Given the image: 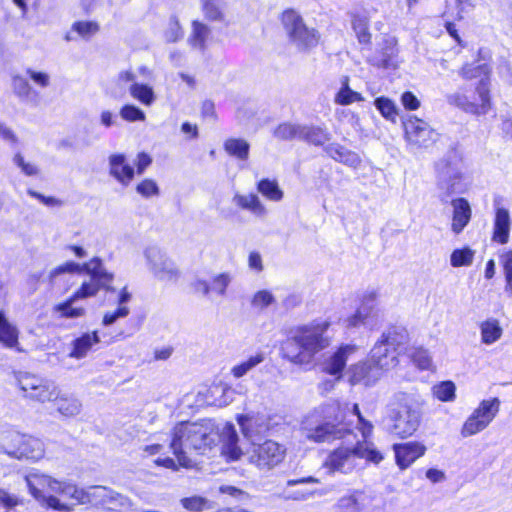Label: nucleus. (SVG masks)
<instances>
[{
	"label": "nucleus",
	"mask_w": 512,
	"mask_h": 512,
	"mask_svg": "<svg viewBox=\"0 0 512 512\" xmlns=\"http://www.w3.org/2000/svg\"><path fill=\"white\" fill-rule=\"evenodd\" d=\"M329 327L326 320L298 327L282 346L284 357L296 365L312 366L316 354L331 343Z\"/></svg>",
	"instance_id": "nucleus-1"
},
{
	"label": "nucleus",
	"mask_w": 512,
	"mask_h": 512,
	"mask_svg": "<svg viewBox=\"0 0 512 512\" xmlns=\"http://www.w3.org/2000/svg\"><path fill=\"white\" fill-rule=\"evenodd\" d=\"M302 435L314 443H331L351 433L344 424V411L337 401L315 408L302 422Z\"/></svg>",
	"instance_id": "nucleus-2"
},
{
	"label": "nucleus",
	"mask_w": 512,
	"mask_h": 512,
	"mask_svg": "<svg viewBox=\"0 0 512 512\" xmlns=\"http://www.w3.org/2000/svg\"><path fill=\"white\" fill-rule=\"evenodd\" d=\"M214 442L213 429L208 423L180 422L171 430L169 447L178 465L189 468L194 465L189 453L191 451L204 453Z\"/></svg>",
	"instance_id": "nucleus-3"
},
{
	"label": "nucleus",
	"mask_w": 512,
	"mask_h": 512,
	"mask_svg": "<svg viewBox=\"0 0 512 512\" xmlns=\"http://www.w3.org/2000/svg\"><path fill=\"white\" fill-rule=\"evenodd\" d=\"M420 421V412L412 407L403 393L394 394L385 406L382 423L386 431L394 436H412L417 431Z\"/></svg>",
	"instance_id": "nucleus-4"
},
{
	"label": "nucleus",
	"mask_w": 512,
	"mask_h": 512,
	"mask_svg": "<svg viewBox=\"0 0 512 512\" xmlns=\"http://www.w3.org/2000/svg\"><path fill=\"white\" fill-rule=\"evenodd\" d=\"M382 345H374L368 361L357 363L350 368V383L373 386L382 377L383 373L398 364L394 355L387 354Z\"/></svg>",
	"instance_id": "nucleus-5"
},
{
	"label": "nucleus",
	"mask_w": 512,
	"mask_h": 512,
	"mask_svg": "<svg viewBox=\"0 0 512 512\" xmlns=\"http://www.w3.org/2000/svg\"><path fill=\"white\" fill-rule=\"evenodd\" d=\"M490 78L482 77L476 85V94L479 102L471 101L470 96L457 91L446 96L448 104L453 105L466 113L480 116L486 115L492 107L490 95Z\"/></svg>",
	"instance_id": "nucleus-6"
},
{
	"label": "nucleus",
	"mask_w": 512,
	"mask_h": 512,
	"mask_svg": "<svg viewBox=\"0 0 512 512\" xmlns=\"http://www.w3.org/2000/svg\"><path fill=\"white\" fill-rule=\"evenodd\" d=\"M282 23L290 41L296 45L298 49L308 50L318 44V32L314 28H308L301 16L295 11H285L282 14Z\"/></svg>",
	"instance_id": "nucleus-7"
},
{
	"label": "nucleus",
	"mask_w": 512,
	"mask_h": 512,
	"mask_svg": "<svg viewBox=\"0 0 512 512\" xmlns=\"http://www.w3.org/2000/svg\"><path fill=\"white\" fill-rule=\"evenodd\" d=\"M1 451L18 460H39L44 455L43 443L39 439L20 433H11L9 441L2 444Z\"/></svg>",
	"instance_id": "nucleus-8"
},
{
	"label": "nucleus",
	"mask_w": 512,
	"mask_h": 512,
	"mask_svg": "<svg viewBox=\"0 0 512 512\" xmlns=\"http://www.w3.org/2000/svg\"><path fill=\"white\" fill-rule=\"evenodd\" d=\"M500 400L492 398L481 401L479 407L465 421L461 434L469 437L483 431L495 418L499 411Z\"/></svg>",
	"instance_id": "nucleus-9"
},
{
	"label": "nucleus",
	"mask_w": 512,
	"mask_h": 512,
	"mask_svg": "<svg viewBox=\"0 0 512 512\" xmlns=\"http://www.w3.org/2000/svg\"><path fill=\"white\" fill-rule=\"evenodd\" d=\"M253 443L248 454V461L260 470H270L280 464L284 459L285 448L273 440H266L261 444Z\"/></svg>",
	"instance_id": "nucleus-10"
},
{
	"label": "nucleus",
	"mask_w": 512,
	"mask_h": 512,
	"mask_svg": "<svg viewBox=\"0 0 512 512\" xmlns=\"http://www.w3.org/2000/svg\"><path fill=\"white\" fill-rule=\"evenodd\" d=\"M18 385L26 398L40 403L52 401L59 390L53 382L29 373L18 378Z\"/></svg>",
	"instance_id": "nucleus-11"
},
{
	"label": "nucleus",
	"mask_w": 512,
	"mask_h": 512,
	"mask_svg": "<svg viewBox=\"0 0 512 512\" xmlns=\"http://www.w3.org/2000/svg\"><path fill=\"white\" fill-rule=\"evenodd\" d=\"M437 167L438 187L442 191L440 195L442 202H447L448 198L454 193L464 192L463 173L457 165L450 162H441Z\"/></svg>",
	"instance_id": "nucleus-12"
},
{
	"label": "nucleus",
	"mask_w": 512,
	"mask_h": 512,
	"mask_svg": "<svg viewBox=\"0 0 512 512\" xmlns=\"http://www.w3.org/2000/svg\"><path fill=\"white\" fill-rule=\"evenodd\" d=\"M355 446H341L331 451L326 457L323 468L328 474L334 473L350 474L357 466Z\"/></svg>",
	"instance_id": "nucleus-13"
},
{
	"label": "nucleus",
	"mask_w": 512,
	"mask_h": 512,
	"mask_svg": "<svg viewBox=\"0 0 512 512\" xmlns=\"http://www.w3.org/2000/svg\"><path fill=\"white\" fill-rule=\"evenodd\" d=\"M94 505H101L109 511L126 512L132 508V501L105 486H92V502Z\"/></svg>",
	"instance_id": "nucleus-14"
},
{
	"label": "nucleus",
	"mask_w": 512,
	"mask_h": 512,
	"mask_svg": "<svg viewBox=\"0 0 512 512\" xmlns=\"http://www.w3.org/2000/svg\"><path fill=\"white\" fill-rule=\"evenodd\" d=\"M407 140L417 146H428L435 141V131L425 121L410 117L403 123Z\"/></svg>",
	"instance_id": "nucleus-15"
},
{
	"label": "nucleus",
	"mask_w": 512,
	"mask_h": 512,
	"mask_svg": "<svg viewBox=\"0 0 512 512\" xmlns=\"http://www.w3.org/2000/svg\"><path fill=\"white\" fill-rule=\"evenodd\" d=\"M409 342V334L404 327H390L381 336V339L375 345H382L387 349V354L394 355L398 360V355L404 352Z\"/></svg>",
	"instance_id": "nucleus-16"
},
{
	"label": "nucleus",
	"mask_w": 512,
	"mask_h": 512,
	"mask_svg": "<svg viewBox=\"0 0 512 512\" xmlns=\"http://www.w3.org/2000/svg\"><path fill=\"white\" fill-rule=\"evenodd\" d=\"M396 464L401 470L407 469L426 452V446L417 441H409L393 445Z\"/></svg>",
	"instance_id": "nucleus-17"
},
{
	"label": "nucleus",
	"mask_w": 512,
	"mask_h": 512,
	"mask_svg": "<svg viewBox=\"0 0 512 512\" xmlns=\"http://www.w3.org/2000/svg\"><path fill=\"white\" fill-rule=\"evenodd\" d=\"M354 350L355 347L353 345H342L336 352L324 359L321 363V370L335 376L337 380L340 379L346 366L348 355L353 353Z\"/></svg>",
	"instance_id": "nucleus-18"
},
{
	"label": "nucleus",
	"mask_w": 512,
	"mask_h": 512,
	"mask_svg": "<svg viewBox=\"0 0 512 512\" xmlns=\"http://www.w3.org/2000/svg\"><path fill=\"white\" fill-rule=\"evenodd\" d=\"M453 208L451 230L454 234H460L468 225L472 217L471 206L467 199L456 198L451 201Z\"/></svg>",
	"instance_id": "nucleus-19"
},
{
	"label": "nucleus",
	"mask_w": 512,
	"mask_h": 512,
	"mask_svg": "<svg viewBox=\"0 0 512 512\" xmlns=\"http://www.w3.org/2000/svg\"><path fill=\"white\" fill-rule=\"evenodd\" d=\"M510 230V212L504 207H498L495 211L492 240L501 245L508 243Z\"/></svg>",
	"instance_id": "nucleus-20"
},
{
	"label": "nucleus",
	"mask_w": 512,
	"mask_h": 512,
	"mask_svg": "<svg viewBox=\"0 0 512 512\" xmlns=\"http://www.w3.org/2000/svg\"><path fill=\"white\" fill-rule=\"evenodd\" d=\"M397 54L394 40H387L384 47L380 51L369 57L368 61L371 65L378 68H396L397 67Z\"/></svg>",
	"instance_id": "nucleus-21"
},
{
	"label": "nucleus",
	"mask_w": 512,
	"mask_h": 512,
	"mask_svg": "<svg viewBox=\"0 0 512 512\" xmlns=\"http://www.w3.org/2000/svg\"><path fill=\"white\" fill-rule=\"evenodd\" d=\"M52 401L57 412L65 418L75 417L82 410V403L77 397L68 393H61L59 390Z\"/></svg>",
	"instance_id": "nucleus-22"
},
{
	"label": "nucleus",
	"mask_w": 512,
	"mask_h": 512,
	"mask_svg": "<svg viewBox=\"0 0 512 512\" xmlns=\"http://www.w3.org/2000/svg\"><path fill=\"white\" fill-rule=\"evenodd\" d=\"M55 486V493L74 499L77 504H87L92 502V486L88 489H81L72 482L58 480L57 485Z\"/></svg>",
	"instance_id": "nucleus-23"
},
{
	"label": "nucleus",
	"mask_w": 512,
	"mask_h": 512,
	"mask_svg": "<svg viewBox=\"0 0 512 512\" xmlns=\"http://www.w3.org/2000/svg\"><path fill=\"white\" fill-rule=\"evenodd\" d=\"M110 175L121 184L128 185L134 177V169L126 163L125 155L112 154L109 157Z\"/></svg>",
	"instance_id": "nucleus-24"
},
{
	"label": "nucleus",
	"mask_w": 512,
	"mask_h": 512,
	"mask_svg": "<svg viewBox=\"0 0 512 512\" xmlns=\"http://www.w3.org/2000/svg\"><path fill=\"white\" fill-rule=\"evenodd\" d=\"M25 481L31 495L36 500L43 497V490L45 488H48L54 492V488L56 487L55 485H57L56 479L38 472H32L26 475Z\"/></svg>",
	"instance_id": "nucleus-25"
},
{
	"label": "nucleus",
	"mask_w": 512,
	"mask_h": 512,
	"mask_svg": "<svg viewBox=\"0 0 512 512\" xmlns=\"http://www.w3.org/2000/svg\"><path fill=\"white\" fill-rule=\"evenodd\" d=\"M222 454L229 460V461H236L238 460L241 455L242 451L240 447L238 446V435L237 432L232 424H227L223 428L222 431Z\"/></svg>",
	"instance_id": "nucleus-26"
},
{
	"label": "nucleus",
	"mask_w": 512,
	"mask_h": 512,
	"mask_svg": "<svg viewBox=\"0 0 512 512\" xmlns=\"http://www.w3.org/2000/svg\"><path fill=\"white\" fill-rule=\"evenodd\" d=\"M240 426L244 435L252 442L255 438L264 435L270 429L269 419L265 415H256L245 420H240Z\"/></svg>",
	"instance_id": "nucleus-27"
},
{
	"label": "nucleus",
	"mask_w": 512,
	"mask_h": 512,
	"mask_svg": "<svg viewBox=\"0 0 512 512\" xmlns=\"http://www.w3.org/2000/svg\"><path fill=\"white\" fill-rule=\"evenodd\" d=\"M82 266V272L85 271L91 275V278L96 279L102 283L103 287H106L107 292L115 293V288L109 284L113 280V274L107 272L103 266L102 261L99 258H93L89 262L84 263Z\"/></svg>",
	"instance_id": "nucleus-28"
},
{
	"label": "nucleus",
	"mask_w": 512,
	"mask_h": 512,
	"mask_svg": "<svg viewBox=\"0 0 512 512\" xmlns=\"http://www.w3.org/2000/svg\"><path fill=\"white\" fill-rule=\"evenodd\" d=\"M233 203L241 209L250 211L256 217H265L267 209L256 194H235Z\"/></svg>",
	"instance_id": "nucleus-29"
},
{
	"label": "nucleus",
	"mask_w": 512,
	"mask_h": 512,
	"mask_svg": "<svg viewBox=\"0 0 512 512\" xmlns=\"http://www.w3.org/2000/svg\"><path fill=\"white\" fill-rule=\"evenodd\" d=\"M325 152L335 161L350 167L356 168L361 163V159L357 153L350 151L339 144H329L325 147Z\"/></svg>",
	"instance_id": "nucleus-30"
},
{
	"label": "nucleus",
	"mask_w": 512,
	"mask_h": 512,
	"mask_svg": "<svg viewBox=\"0 0 512 512\" xmlns=\"http://www.w3.org/2000/svg\"><path fill=\"white\" fill-rule=\"evenodd\" d=\"M99 342L100 338L97 331L84 333L72 342L73 348L69 353V357L82 359L87 355L92 346Z\"/></svg>",
	"instance_id": "nucleus-31"
},
{
	"label": "nucleus",
	"mask_w": 512,
	"mask_h": 512,
	"mask_svg": "<svg viewBox=\"0 0 512 512\" xmlns=\"http://www.w3.org/2000/svg\"><path fill=\"white\" fill-rule=\"evenodd\" d=\"M131 299V293L127 290L126 287H123L117 296L118 308L112 312H107L104 314L102 319V324L104 326H110L114 324L118 319L125 318L129 315L130 310L125 306L127 302Z\"/></svg>",
	"instance_id": "nucleus-32"
},
{
	"label": "nucleus",
	"mask_w": 512,
	"mask_h": 512,
	"mask_svg": "<svg viewBox=\"0 0 512 512\" xmlns=\"http://www.w3.org/2000/svg\"><path fill=\"white\" fill-rule=\"evenodd\" d=\"M365 494L354 490L351 494L342 496L334 506V512H362Z\"/></svg>",
	"instance_id": "nucleus-33"
},
{
	"label": "nucleus",
	"mask_w": 512,
	"mask_h": 512,
	"mask_svg": "<svg viewBox=\"0 0 512 512\" xmlns=\"http://www.w3.org/2000/svg\"><path fill=\"white\" fill-rule=\"evenodd\" d=\"M315 146H321L330 140L329 132L318 126L301 125L300 139Z\"/></svg>",
	"instance_id": "nucleus-34"
},
{
	"label": "nucleus",
	"mask_w": 512,
	"mask_h": 512,
	"mask_svg": "<svg viewBox=\"0 0 512 512\" xmlns=\"http://www.w3.org/2000/svg\"><path fill=\"white\" fill-rule=\"evenodd\" d=\"M129 94L133 99L140 102L144 106H151L156 100L153 88L144 83H132L128 87Z\"/></svg>",
	"instance_id": "nucleus-35"
},
{
	"label": "nucleus",
	"mask_w": 512,
	"mask_h": 512,
	"mask_svg": "<svg viewBox=\"0 0 512 512\" xmlns=\"http://www.w3.org/2000/svg\"><path fill=\"white\" fill-rule=\"evenodd\" d=\"M210 33L211 30L206 24L198 20H194L192 22L191 34L188 37V43L193 48L203 51L206 46V40L208 39Z\"/></svg>",
	"instance_id": "nucleus-36"
},
{
	"label": "nucleus",
	"mask_w": 512,
	"mask_h": 512,
	"mask_svg": "<svg viewBox=\"0 0 512 512\" xmlns=\"http://www.w3.org/2000/svg\"><path fill=\"white\" fill-rule=\"evenodd\" d=\"M257 191L266 199L279 202L284 197L283 190L279 187V184L276 180H271L269 178L261 179L257 183Z\"/></svg>",
	"instance_id": "nucleus-37"
},
{
	"label": "nucleus",
	"mask_w": 512,
	"mask_h": 512,
	"mask_svg": "<svg viewBox=\"0 0 512 512\" xmlns=\"http://www.w3.org/2000/svg\"><path fill=\"white\" fill-rule=\"evenodd\" d=\"M352 28L360 44H370L372 35L369 31V18L365 14L352 16Z\"/></svg>",
	"instance_id": "nucleus-38"
},
{
	"label": "nucleus",
	"mask_w": 512,
	"mask_h": 512,
	"mask_svg": "<svg viewBox=\"0 0 512 512\" xmlns=\"http://www.w3.org/2000/svg\"><path fill=\"white\" fill-rule=\"evenodd\" d=\"M0 342L6 347L12 348L18 343V330L6 318L0 310Z\"/></svg>",
	"instance_id": "nucleus-39"
},
{
	"label": "nucleus",
	"mask_w": 512,
	"mask_h": 512,
	"mask_svg": "<svg viewBox=\"0 0 512 512\" xmlns=\"http://www.w3.org/2000/svg\"><path fill=\"white\" fill-rule=\"evenodd\" d=\"M361 101H364V97L350 88L349 77L344 76L341 79V88L335 96V103L339 105H350L354 102Z\"/></svg>",
	"instance_id": "nucleus-40"
},
{
	"label": "nucleus",
	"mask_w": 512,
	"mask_h": 512,
	"mask_svg": "<svg viewBox=\"0 0 512 512\" xmlns=\"http://www.w3.org/2000/svg\"><path fill=\"white\" fill-rule=\"evenodd\" d=\"M224 149L230 155L245 161L249 157L250 144L240 138H229L224 142Z\"/></svg>",
	"instance_id": "nucleus-41"
},
{
	"label": "nucleus",
	"mask_w": 512,
	"mask_h": 512,
	"mask_svg": "<svg viewBox=\"0 0 512 512\" xmlns=\"http://www.w3.org/2000/svg\"><path fill=\"white\" fill-rule=\"evenodd\" d=\"M481 339L484 344L491 345L499 340L503 330L496 319H488L481 326Z\"/></svg>",
	"instance_id": "nucleus-42"
},
{
	"label": "nucleus",
	"mask_w": 512,
	"mask_h": 512,
	"mask_svg": "<svg viewBox=\"0 0 512 512\" xmlns=\"http://www.w3.org/2000/svg\"><path fill=\"white\" fill-rule=\"evenodd\" d=\"M357 461L359 459H366L368 462L378 464L383 460V455L378 451L373 444L368 443L366 440L357 442L355 445Z\"/></svg>",
	"instance_id": "nucleus-43"
},
{
	"label": "nucleus",
	"mask_w": 512,
	"mask_h": 512,
	"mask_svg": "<svg viewBox=\"0 0 512 512\" xmlns=\"http://www.w3.org/2000/svg\"><path fill=\"white\" fill-rule=\"evenodd\" d=\"M77 301L73 295H71L66 301L57 304L54 307V311L59 313L64 318H79L85 315V309L82 307H74V303Z\"/></svg>",
	"instance_id": "nucleus-44"
},
{
	"label": "nucleus",
	"mask_w": 512,
	"mask_h": 512,
	"mask_svg": "<svg viewBox=\"0 0 512 512\" xmlns=\"http://www.w3.org/2000/svg\"><path fill=\"white\" fill-rule=\"evenodd\" d=\"M205 18L212 22H222L225 14L218 0H200Z\"/></svg>",
	"instance_id": "nucleus-45"
},
{
	"label": "nucleus",
	"mask_w": 512,
	"mask_h": 512,
	"mask_svg": "<svg viewBox=\"0 0 512 512\" xmlns=\"http://www.w3.org/2000/svg\"><path fill=\"white\" fill-rule=\"evenodd\" d=\"M301 134V125L300 124H292V123H282L278 125L273 135L275 138L283 141H289L294 139H300Z\"/></svg>",
	"instance_id": "nucleus-46"
},
{
	"label": "nucleus",
	"mask_w": 512,
	"mask_h": 512,
	"mask_svg": "<svg viewBox=\"0 0 512 512\" xmlns=\"http://www.w3.org/2000/svg\"><path fill=\"white\" fill-rule=\"evenodd\" d=\"M265 357L263 353H256L255 355L250 356L247 360L241 362L238 365H235L231 369V374L235 378H241L246 375L249 371L255 368L257 365L261 364L264 361Z\"/></svg>",
	"instance_id": "nucleus-47"
},
{
	"label": "nucleus",
	"mask_w": 512,
	"mask_h": 512,
	"mask_svg": "<svg viewBox=\"0 0 512 512\" xmlns=\"http://www.w3.org/2000/svg\"><path fill=\"white\" fill-rule=\"evenodd\" d=\"M153 274L162 281H176L180 275L178 268L171 259L160 263Z\"/></svg>",
	"instance_id": "nucleus-48"
},
{
	"label": "nucleus",
	"mask_w": 512,
	"mask_h": 512,
	"mask_svg": "<svg viewBox=\"0 0 512 512\" xmlns=\"http://www.w3.org/2000/svg\"><path fill=\"white\" fill-rule=\"evenodd\" d=\"M232 280L233 275L230 272H222L213 275L210 282L211 293H215L218 296H225Z\"/></svg>",
	"instance_id": "nucleus-49"
},
{
	"label": "nucleus",
	"mask_w": 512,
	"mask_h": 512,
	"mask_svg": "<svg viewBox=\"0 0 512 512\" xmlns=\"http://www.w3.org/2000/svg\"><path fill=\"white\" fill-rule=\"evenodd\" d=\"M474 259V251L469 247L455 249L450 255V264L452 267L469 266Z\"/></svg>",
	"instance_id": "nucleus-50"
},
{
	"label": "nucleus",
	"mask_w": 512,
	"mask_h": 512,
	"mask_svg": "<svg viewBox=\"0 0 512 512\" xmlns=\"http://www.w3.org/2000/svg\"><path fill=\"white\" fill-rule=\"evenodd\" d=\"M456 386L452 381H443L432 388L433 395L442 402H449L455 398Z\"/></svg>",
	"instance_id": "nucleus-51"
},
{
	"label": "nucleus",
	"mask_w": 512,
	"mask_h": 512,
	"mask_svg": "<svg viewBox=\"0 0 512 512\" xmlns=\"http://www.w3.org/2000/svg\"><path fill=\"white\" fill-rule=\"evenodd\" d=\"M374 105L384 118L393 122L395 121L398 111L392 100L387 97H378L375 99Z\"/></svg>",
	"instance_id": "nucleus-52"
},
{
	"label": "nucleus",
	"mask_w": 512,
	"mask_h": 512,
	"mask_svg": "<svg viewBox=\"0 0 512 512\" xmlns=\"http://www.w3.org/2000/svg\"><path fill=\"white\" fill-rule=\"evenodd\" d=\"M331 491L330 488H321L313 490H296L285 496L287 500L306 501L316 497L327 495Z\"/></svg>",
	"instance_id": "nucleus-53"
},
{
	"label": "nucleus",
	"mask_w": 512,
	"mask_h": 512,
	"mask_svg": "<svg viewBox=\"0 0 512 512\" xmlns=\"http://www.w3.org/2000/svg\"><path fill=\"white\" fill-rule=\"evenodd\" d=\"M101 288L106 290V287H103L101 282L91 278L90 281L84 282L81 287L73 294V296L77 300L84 299L94 296Z\"/></svg>",
	"instance_id": "nucleus-54"
},
{
	"label": "nucleus",
	"mask_w": 512,
	"mask_h": 512,
	"mask_svg": "<svg viewBox=\"0 0 512 512\" xmlns=\"http://www.w3.org/2000/svg\"><path fill=\"white\" fill-rule=\"evenodd\" d=\"M275 301L273 294L268 290L257 291L251 298V307L262 311Z\"/></svg>",
	"instance_id": "nucleus-55"
},
{
	"label": "nucleus",
	"mask_w": 512,
	"mask_h": 512,
	"mask_svg": "<svg viewBox=\"0 0 512 512\" xmlns=\"http://www.w3.org/2000/svg\"><path fill=\"white\" fill-rule=\"evenodd\" d=\"M72 30L82 38L88 39L99 31V25L94 21H77L72 25Z\"/></svg>",
	"instance_id": "nucleus-56"
},
{
	"label": "nucleus",
	"mask_w": 512,
	"mask_h": 512,
	"mask_svg": "<svg viewBox=\"0 0 512 512\" xmlns=\"http://www.w3.org/2000/svg\"><path fill=\"white\" fill-rule=\"evenodd\" d=\"M12 87H13L14 93L20 99H22V100L29 99L32 89H31V86H30L29 82L27 81V79H25L24 77L19 76V75L14 76L12 79Z\"/></svg>",
	"instance_id": "nucleus-57"
},
{
	"label": "nucleus",
	"mask_w": 512,
	"mask_h": 512,
	"mask_svg": "<svg viewBox=\"0 0 512 512\" xmlns=\"http://www.w3.org/2000/svg\"><path fill=\"white\" fill-rule=\"evenodd\" d=\"M183 37V30L178 19L173 16L168 22V26L164 32L166 42L174 43Z\"/></svg>",
	"instance_id": "nucleus-58"
},
{
	"label": "nucleus",
	"mask_w": 512,
	"mask_h": 512,
	"mask_svg": "<svg viewBox=\"0 0 512 512\" xmlns=\"http://www.w3.org/2000/svg\"><path fill=\"white\" fill-rule=\"evenodd\" d=\"M358 315H361L365 318V321L369 323L370 318L377 316V310L375 305V294L371 293L366 296L361 304V306L357 309Z\"/></svg>",
	"instance_id": "nucleus-59"
},
{
	"label": "nucleus",
	"mask_w": 512,
	"mask_h": 512,
	"mask_svg": "<svg viewBox=\"0 0 512 512\" xmlns=\"http://www.w3.org/2000/svg\"><path fill=\"white\" fill-rule=\"evenodd\" d=\"M120 116L128 122L144 121L146 119L144 111L132 104L124 105L120 109Z\"/></svg>",
	"instance_id": "nucleus-60"
},
{
	"label": "nucleus",
	"mask_w": 512,
	"mask_h": 512,
	"mask_svg": "<svg viewBox=\"0 0 512 512\" xmlns=\"http://www.w3.org/2000/svg\"><path fill=\"white\" fill-rule=\"evenodd\" d=\"M145 257L149 264L150 270L153 272L158 266H160L161 262H164L168 259L165 253H163L158 247H148L145 250Z\"/></svg>",
	"instance_id": "nucleus-61"
},
{
	"label": "nucleus",
	"mask_w": 512,
	"mask_h": 512,
	"mask_svg": "<svg viewBox=\"0 0 512 512\" xmlns=\"http://www.w3.org/2000/svg\"><path fill=\"white\" fill-rule=\"evenodd\" d=\"M411 359L421 370H428L432 366V360L429 352L423 348H416L411 354Z\"/></svg>",
	"instance_id": "nucleus-62"
},
{
	"label": "nucleus",
	"mask_w": 512,
	"mask_h": 512,
	"mask_svg": "<svg viewBox=\"0 0 512 512\" xmlns=\"http://www.w3.org/2000/svg\"><path fill=\"white\" fill-rule=\"evenodd\" d=\"M482 73H484V77L489 78L488 68L486 67V65L473 66V65L467 64V65L463 66L462 69L460 70L461 77L466 80L478 78L481 76Z\"/></svg>",
	"instance_id": "nucleus-63"
},
{
	"label": "nucleus",
	"mask_w": 512,
	"mask_h": 512,
	"mask_svg": "<svg viewBox=\"0 0 512 512\" xmlns=\"http://www.w3.org/2000/svg\"><path fill=\"white\" fill-rule=\"evenodd\" d=\"M181 504L185 509L194 511V512L203 511L204 509H206L208 507L207 499L200 497V496L183 498L181 500Z\"/></svg>",
	"instance_id": "nucleus-64"
}]
</instances>
